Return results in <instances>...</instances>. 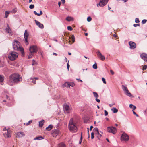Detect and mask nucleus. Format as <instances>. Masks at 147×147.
<instances>
[{
  "label": "nucleus",
  "instance_id": "nucleus-41",
  "mask_svg": "<svg viewBox=\"0 0 147 147\" xmlns=\"http://www.w3.org/2000/svg\"><path fill=\"white\" fill-rule=\"evenodd\" d=\"M92 20V18H91L90 17V16H89V17H88L87 18V20L88 21V22H90V21Z\"/></svg>",
  "mask_w": 147,
  "mask_h": 147
},
{
  "label": "nucleus",
  "instance_id": "nucleus-4",
  "mask_svg": "<svg viewBox=\"0 0 147 147\" xmlns=\"http://www.w3.org/2000/svg\"><path fill=\"white\" fill-rule=\"evenodd\" d=\"M18 54L14 51L11 52L9 54L8 57L9 59L11 61L15 60L18 57Z\"/></svg>",
  "mask_w": 147,
  "mask_h": 147
},
{
  "label": "nucleus",
  "instance_id": "nucleus-37",
  "mask_svg": "<svg viewBox=\"0 0 147 147\" xmlns=\"http://www.w3.org/2000/svg\"><path fill=\"white\" fill-rule=\"evenodd\" d=\"M32 120H30V121L28 122V123H24V124L25 125H28L29 124H30V123H31L32 122Z\"/></svg>",
  "mask_w": 147,
  "mask_h": 147
},
{
  "label": "nucleus",
  "instance_id": "nucleus-58",
  "mask_svg": "<svg viewBox=\"0 0 147 147\" xmlns=\"http://www.w3.org/2000/svg\"><path fill=\"white\" fill-rule=\"evenodd\" d=\"M133 113L134 114L136 115L137 116H138V115L137 114H136V113L134 112V111H133Z\"/></svg>",
  "mask_w": 147,
  "mask_h": 147
},
{
  "label": "nucleus",
  "instance_id": "nucleus-23",
  "mask_svg": "<svg viewBox=\"0 0 147 147\" xmlns=\"http://www.w3.org/2000/svg\"><path fill=\"white\" fill-rule=\"evenodd\" d=\"M44 120H42L39 122V126L40 127H42L43 125Z\"/></svg>",
  "mask_w": 147,
  "mask_h": 147
},
{
  "label": "nucleus",
  "instance_id": "nucleus-52",
  "mask_svg": "<svg viewBox=\"0 0 147 147\" xmlns=\"http://www.w3.org/2000/svg\"><path fill=\"white\" fill-rule=\"evenodd\" d=\"M88 129V138H89L90 137V134H89V128H87Z\"/></svg>",
  "mask_w": 147,
  "mask_h": 147
},
{
  "label": "nucleus",
  "instance_id": "nucleus-7",
  "mask_svg": "<svg viewBox=\"0 0 147 147\" xmlns=\"http://www.w3.org/2000/svg\"><path fill=\"white\" fill-rule=\"evenodd\" d=\"M109 0H101L99 3L97 4V6L98 7L99 6L101 7H102L106 5L108 1Z\"/></svg>",
  "mask_w": 147,
  "mask_h": 147
},
{
  "label": "nucleus",
  "instance_id": "nucleus-10",
  "mask_svg": "<svg viewBox=\"0 0 147 147\" xmlns=\"http://www.w3.org/2000/svg\"><path fill=\"white\" fill-rule=\"evenodd\" d=\"M29 36V34L26 30L25 31V32L24 34V38L25 40V42L26 43V45H27L28 44V38Z\"/></svg>",
  "mask_w": 147,
  "mask_h": 147
},
{
  "label": "nucleus",
  "instance_id": "nucleus-43",
  "mask_svg": "<svg viewBox=\"0 0 147 147\" xmlns=\"http://www.w3.org/2000/svg\"><path fill=\"white\" fill-rule=\"evenodd\" d=\"M94 134L93 132H92L91 133V138L92 139H93L94 138Z\"/></svg>",
  "mask_w": 147,
  "mask_h": 147
},
{
  "label": "nucleus",
  "instance_id": "nucleus-22",
  "mask_svg": "<svg viewBox=\"0 0 147 147\" xmlns=\"http://www.w3.org/2000/svg\"><path fill=\"white\" fill-rule=\"evenodd\" d=\"M52 132L55 134L56 136L57 135L59 134V131L58 129H54L52 130Z\"/></svg>",
  "mask_w": 147,
  "mask_h": 147
},
{
  "label": "nucleus",
  "instance_id": "nucleus-54",
  "mask_svg": "<svg viewBox=\"0 0 147 147\" xmlns=\"http://www.w3.org/2000/svg\"><path fill=\"white\" fill-rule=\"evenodd\" d=\"M95 100L98 102L99 103L100 102V100L98 99L97 98H96Z\"/></svg>",
  "mask_w": 147,
  "mask_h": 147
},
{
  "label": "nucleus",
  "instance_id": "nucleus-48",
  "mask_svg": "<svg viewBox=\"0 0 147 147\" xmlns=\"http://www.w3.org/2000/svg\"><path fill=\"white\" fill-rule=\"evenodd\" d=\"M98 135L97 136V138L98 139H100V138L102 136L99 133V134H97Z\"/></svg>",
  "mask_w": 147,
  "mask_h": 147
},
{
  "label": "nucleus",
  "instance_id": "nucleus-39",
  "mask_svg": "<svg viewBox=\"0 0 147 147\" xmlns=\"http://www.w3.org/2000/svg\"><path fill=\"white\" fill-rule=\"evenodd\" d=\"M34 5L32 4H31L30 5L29 7L31 9H32L34 8Z\"/></svg>",
  "mask_w": 147,
  "mask_h": 147
},
{
  "label": "nucleus",
  "instance_id": "nucleus-60",
  "mask_svg": "<svg viewBox=\"0 0 147 147\" xmlns=\"http://www.w3.org/2000/svg\"><path fill=\"white\" fill-rule=\"evenodd\" d=\"M61 2H59L58 3V4L59 6V7L60 6L61 4Z\"/></svg>",
  "mask_w": 147,
  "mask_h": 147
},
{
  "label": "nucleus",
  "instance_id": "nucleus-18",
  "mask_svg": "<svg viewBox=\"0 0 147 147\" xmlns=\"http://www.w3.org/2000/svg\"><path fill=\"white\" fill-rule=\"evenodd\" d=\"M5 30L7 32H8L11 35H12V34L11 31V30L9 26H8L6 28Z\"/></svg>",
  "mask_w": 147,
  "mask_h": 147
},
{
  "label": "nucleus",
  "instance_id": "nucleus-9",
  "mask_svg": "<svg viewBox=\"0 0 147 147\" xmlns=\"http://www.w3.org/2000/svg\"><path fill=\"white\" fill-rule=\"evenodd\" d=\"M29 50L31 53H36L37 51V47L36 46H31Z\"/></svg>",
  "mask_w": 147,
  "mask_h": 147
},
{
  "label": "nucleus",
  "instance_id": "nucleus-28",
  "mask_svg": "<svg viewBox=\"0 0 147 147\" xmlns=\"http://www.w3.org/2000/svg\"><path fill=\"white\" fill-rule=\"evenodd\" d=\"M122 88L123 89V90L125 92H126L127 90H128L127 87L124 85L122 86Z\"/></svg>",
  "mask_w": 147,
  "mask_h": 147
},
{
  "label": "nucleus",
  "instance_id": "nucleus-3",
  "mask_svg": "<svg viewBox=\"0 0 147 147\" xmlns=\"http://www.w3.org/2000/svg\"><path fill=\"white\" fill-rule=\"evenodd\" d=\"M69 130L71 132H76L77 131V128L74 120H70L68 125Z\"/></svg>",
  "mask_w": 147,
  "mask_h": 147
},
{
  "label": "nucleus",
  "instance_id": "nucleus-26",
  "mask_svg": "<svg viewBox=\"0 0 147 147\" xmlns=\"http://www.w3.org/2000/svg\"><path fill=\"white\" fill-rule=\"evenodd\" d=\"M129 107L130 108L132 109L133 110H135L136 108V107L135 106L133 105L132 104H130L129 105Z\"/></svg>",
  "mask_w": 147,
  "mask_h": 147
},
{
  "label": "nucleus",
  "instance_id": "nucleus-53",
  "mask_svg": "<svg viewBox=\"0 0 147 147\" xmlns=\"http://www.w3.org/2000/svg\"><path fill=\"white\" fill-rule=\"evenodd\" d=\"M69 66H70V65H69L68 63H67V69H68V70H69Z\"/></svg>",
  "mask_w": 147,
  "mask_h": 147
},
{
  "label": "nucleus",
  "instance_id": "nucleus-25",
  "mask_svg": "<svg viewBox=\"0 0 147 147\" xmlns=\"http://www.w3.org/2000/svg\"><path fill=\"white\" fill-rule=\"evenodd\" d=\"M43 139H44V138H43L41 136H39L36 137L35 138H34V140H40Z\"/></svg>",
  "mask_w": 147,
  "mask_h": 147
},
{
  "label": "nucleus",
  "instance_id": "nucleus-19",
  "mask_svg": "<svg viewBox=\"0 0 147 147\" xmlns=\"http://www.w3.org/2000/svg\"><path fill=\"white\" fill-rule=\"evenodd\" d=\"M53 126V125H50L46 128V130L47 131L51 130L52 129Z\"/></svg>",
  "mask_w": 147,
  "mask_h": 147
},
{
  "label": "nucleus",
  "instance_id": "nucleus-8",
  "mask_svg": "<svg viewBox=\"0 0 147 147\" xmlns=\"http://www.w3.org/2000/svg\"><path fill=\"white\" fill-rule=\"evenodd\" d=\"M121 140L127 141L129 139V137L125 133H123L121 136Z\"/></svg>",
  "mask_w": 147,
  "mask_h": 147
},
{
  "label": "nucleus",
  "instance_id": "nucleus-24",
  "mask_svg": "<svg viewBox=\"0 0 147 147\" xmlns=\"http://www.w3.org/2000/svg\"><path fill=\"white\" fill-rule=\"evenodd\" d=\"M111 110L114 113H116L118 111V110L115 107H113L111 109Z\"/></svg>",
  "mask_w": 147,
  "mask_h": 147
},
{
  "label": "nucleus",
  "instance_id": "nucleus-50",
  "mask_svg": "<svg viewBox=\"0 0 147 147\" xmlns=\"http://www.w3.org/2000/svg\"><path fill=\"white\" fill-rule=\"evenodd\" d=\"M147 68V66L146 65H144V66L143 67V70H144L146 69Z\"/></svg>",
  "mask_w": 147,
  "mask_h": 147
},
{
  "label": "nucleus",
  "instance_id": "nucleus-13",
  "mask_svg": "<svg viewBox=\"0 0 147 147\" xmlns=\"http://www.w3.org/2000/svg\"><path fill=\"white\" fill-rule=\"evenodd\" d=\"M64 85L67 88H69L70 86L74 87L75 86V84L73 82H66Z\"/></svg>",
  "mask_w": 147,
  "mask_h": 147
},
{
  "label": "nucleus",
  "instance_id": "nucleus-12",
  "mask_svg": "<svg viewBox=\"0 0 147 147\" xmlns=\"http://www.w3.org/2000/svg\"><path fill=\"white\" fill-rule=\"evenodd\" d=\"M96 53L97 56L98 57L100 60L102 61H104L105 60V57L102 55L99 51H98L96 52Z\"/></svg>",
  "mask_w": 147,
  "mask_h": 147
},
{
  "label": "nucleus",
  "instance_id": "nucleus-14",
  "mask_svg": "<svg viewBox=\"0 0 147 147\" xmlns=\"http://www.w3.org/2000/svg\"><path fill=\"white\" fill-rule=\"evenodd\" d=\"M129 44L130 46V48L131 49H134L136 47V45L135 42H129Z\"/></svg>",
  "mask_w": 147,
  "mask_h": 147
},
{
  "label": "nucleus",
  "instance_id": "nucleus-42",
  "mask_svg": "<svg viewBox=\"0 0 147 147\" xmlns=\"http://www.w3.org/2000/svg\"><path fill=\"white\" fill-rule=\"evenodd\" d=\"M135 22L136 23H138L140 22L139 19L138 18H136L135 20Z\"/></svg>",
  "mask_w": 147,
  "mask_h": 147
},
{
  "label": "nucleus",
  "instance_id": "nucleus-29",
  "mask_svg": "<svg viewBox=\"0 0 147 147\" xmlns=\"http://www.w3.org/2000/svg\"><path fill=\"white\" fill-rule=\"evenodd\" d=\"M65 144L63 143H61L58 145V147H65Z\"/></svg>",
  "mask_w": 147,
  "mask_h": 147
},
{
  "label": "nucleus",
  "instance_id": "nucleus-61",
  "mask_svg": "<svg viewBox=\"0 0 147 147\" xmlns=\"http://www.w3.org/2000/svg\"><path fill=\"white\" fill-rule=\"evenodd\" d=\"M5 13H7V14H9L10 13V11H6L5 12Z\"/></svg>",
  "mask_w": 147,
  "mask_h": 147
},
{
  "label": "nucleus",
  "instance_id": "nucleus-47",
  "mask_svg": "<svg viewBox=\"0 0 147 147\" xmlns=\"http://www.w3.org/2000/svg\"><path fill=\"white\" fill-rule=\"evenodd\" d=\"M38 78L37 77H35V78H31L30 79V80H38Z\"/></svg>",
  "mask_w": 147,
  "mask_h": 147
},
{
  "label": "nucleus",
  "instance_id": "nucleus-5",
  "mask_svg": "<svg viewBox=\"0 0 147 147\" xmlns=\"http://www.w3.org/2000/svg\"><path fill=\"white\" fill-rule=\"evenodd\" d=\"M107 131L109 133H113L115 134L117 132L116 129L115 128L113 127H109L107 128Z\"/></svg>",
  "mask_w": 147,
  "mask_h": 147
},
{
  "label": "nucleus",
  "instance_id": "nucleus-15",
  "mask_svg": "<svg viewBox=\"0 0 147 147\" xmlns=\"http://www.w3.org/2000/svg\"><path fill=\"white\" fill-rule=\"evenodd\" d=\"M140 57L145 61L147 62V55L146 54L143 53L141 54Z\"/></svg>",
  "mask_w": 147,
  "mask_h": 147
},
{
  "label": "nucleus",
  "instance_id": "nucleus-1",
  "mask_svg": "<svg viewBox=\"0 0 147 147\" xmlns=\"http://www.w3.org/2000/svg\"><path fill=\"white\" fill-rule=\"evenodd\" d=\"M22 80V78L20 75L18 74H13L9 76L7 83L8 84L12 86L15 83H19Z\"/></svg>",
  "mask_w": 147,
  "mask_h": 147
},
{
  "label": "nucleus",
  "instance_id": "nucleus-56",
  "mask_svg": "<svg viewBox=\"0 0 147 147\" xmlns=\"http://www.w3.org/2000/svg\"><path fill=\"white\" fill-rule=\"evenodd\" d=\"M31 82L34 84H36V81L35 80H32V81H31Z\"/></svg>",
  "mask_w": 147,
  "mask_h": 147
},
{
  "label": "nucleus",
  "instance_id": "nucleus-20",
  "mask_svg": "<svg viewBox=\"0 0 147 147\" xmlns=\"http://www.w3.org/2000/svg\"><path fill=\"white\" fill-rule=\"evenodd\" d=\"M125 94L126 95L129 97H133L132 94L129 92L128 90H127L126 92H125Z\"/></svg>",
  "mask_w": 147,
  "mask_h": 147
},
{
  "label": "nucleus",
  "instance_id": "nucleus-21",
  "mask_svg": "<svg viewBox=\"0 0 147 147\" xmlns=\"http://www.w3.org/2000/svg\"><path fill=\"white\" fill-rule=\"evenodd\" d=\"M125 94L126 95L129 97H133L132 94L129 92L128 90H127L126 92H125Z\"/></svg>",
  "mask_w": 147,
  "mask_h": 147
},
{
  "label": "nucleus",
  "instance_id": "nucleus-17",
  "mask_svg": "<svg viewBox=\"0 0 147 147\" xmlns=\"http://www.w3.org/2000/svg\"><path fill=\"white\" fill-rule=\"evenodd\" d=\"M35 23L36 25H37L40 28H44V26L42 24L40 23L39 21L35 20Z\"/></svg>",
  "mask_w": 147,
  "mask_h": 147
},
{
  "label": "nucleus",
  "instance_id": "nucleus-30",
  "mask_svg": "<svg viewBox=\"0 0 147 147\" xmlns=\"http://www.w3.org/2000/svg\"><path fill=\"white\" fill-rule=\"evenodd\" d=\"M66 20L67 21H70L73 20L72 18L70 17H68L66 18Z\"/></svg>",
  "mask_w": 147,
  "mask_h": 147
},
{
  "label": "nucleus",
  "instance_id": "nucleus-11",
  "mask_svg": "<svg viewBox=\"0 0 147 147\" xmlns=\"http://www.w3.org/2000/svg\"><path fill=\"white\" fill-rule=\"evenodd\" d=\"M64 111L65 113H69L70 111L69 107L67 105H64L63 106Z\"/></svg>",
  "mask_w": 147,
  "mask_h": 147
},
{
  "label": "nucleus",
  "instance_id": "nucleus-57",
  "mask_svg": "<svg viewBox=\"0 0 147 147\" xmlns=\"http://www.w3.org/2000/svg\"><path fill=\"white\" fill-rule=\"evenodd\" d=\"M110 71L111 73L112 74V75H113L114 74V72L112 70H111Z\"/></svg>",
  "mask_w": 147,
  "mask_h": 147
},
{
  "label": "nucleus",
  "instance_id": "nucleus-63",
  "mask_svg": "<svg viewBox=\"0 0 147 147\" xmlns=\"http://www.w3.org/2000/svg\"><path fill=\"white\" fill-rule=\"evenodd\" d=\"M5 18H7L8 16V14H7V13H5Z\"/></svg>",
  "mask_w": 147,
  "mask_h": 147
},
{
  "label": "nucleus",
  "instance_id": "nucleus-62",
  "mask_svg": "<svg viewBox=\"0 0 147 147\" xmlns=\"http://www.w3.org/2000/svg\"><path fill=\"white\" fill-rule=\"evenodd\" d=\"M62 2L64 4L65 3V0H61Z\"/></svg>",
  "mask_w": 147,
  "mask_h": 147
},
{
  "label": "nucleus",
  "instance_id": "nucleus-34",
  "mask_svg": "<svg viewBox=\"0 0 147 147\" xmlns=\"http://www.w3.org/2000/svg\"><path fill=\"white\" fill-rule=\"evenodd\" d=\"M4 80V77L0 75V82H1Z\"/></svg>",
  "mask_w": 147,
  "mask_h": 147
},
{
  "label": "nucleus",
  "instance_id": "nucleus-38",
  "mask_svg": "<svg viewBox=\"0 0 147 147\" xmlns=\"http://www.w3.org/2000/svg\"><path fill=\"white\" fill-rule=\"evenodd\" d=\"M67 28L68 30L72 31L73 30L72 28L70 26H68Z\"/></svg>",
  "mask_w": 147,
  "mask_h": 147
},
{
  "label": "nucleus",
  "instance_id": "nucleus-27",
  "mask_svg": "<svg viewBox=\"0 0 147 147\" xmlns=\"http://www.w3.org/2000/svg\"><path fill=\"white\" fill-rule=\"evenodd\" d=\"M40 13H38L36 11H34V13L35 15H37L38 16H40L42 14V12L41 10L40 11Z\"/></svg>",
  "mask_w": 147,
  "mask_h": 147
},
{
  "label": "nucleus",
  "instance_id": "nucleus-45",
  "mask_svg": "<svg viewBox=\"0 0 147 147\" xmlns=\"http://www.w3.org/2000/svg\"><path fill=\"white\" fill-rule=\"evenodd\" d=\"M146 21H147V20L144 19L142 20V22L143 24H144L146 23Z\"/></svg>",
  "mask_w": 147,
  "mask_h": 147
},
{
  "label": "nucleus",
  "instance_id": "nucleus-31",
  "mask_svg": "<svg viewBox=\"0 0 147 147\" xmlns=\"http://www.w3.org/2000/svg\"><path fill=\"white\" fill-rule=\"evenodd\" d=\"M93 94L94 96L96 97V98H98V95L97 93L95 92H93Z\"/></svg>",
  "mask_w": 147,
  "mask_h": 147
},
{
  "label": "nucleus",
  "instance_id": "nucleus-51",
  "mask_svg": "<svg viewBox=\"0 0 147 147\" xmlns=\"http://www.w3.org/2000/svg\"><path fill=\"white\" fill-rule=\"evenodd\" d=\"M133 26L135 27H137V26H139L140 24H134Z\"/></svg>",
  "mask_w": 147,
  "mask_h": 147
},
{
  "label": "nucleus",
  "instance_id": "nucleus-55",
  "mask_svg": "<svg viewBox=\"0 0 147 147\" xmlns=\"http://www.w3.org/2000/svg\"><path fill=\"white\" fill-rule=\"evenodd\" d=\"M35 63H36V62H35V61L34 60H32V65H34Z\"/></svg>",
  "mask_w": 147,
  "mask_h": 147
},
{
  "label": "nucleus",
  "instance_id": "nucleus-32",
  "mask_svg": "<svg viewBox=\"0 0 147 147\" xmlns=\"http://www.w3.org/2000/svg\"><path fill=\"white\" fill-rule=\"evenodd\" d=\"M93 130L94 131H96L97 132V134H99V133L98 131V129L97 128H95Z\"/></svg>",
  "mask_w": 147,
  "mask_h": 147
},
{
  "label": "nucleus",
  "instance_id": "nucleus-46",
  "mask_svg": "<svg viewBox=\"0 0 147 147\" xmlns=\"http://www.w3.org/2000/svg\"><path fill=\"white\" fill-rule=\"evenodd\" d=\"M16 9L15 8L11 11V12L13 13H15L16 12Z\"/></svg>",
  "mask_w": 147,
  "mask_h": 147
},
{
  "label": "nucleus",
  "instance_id": "nucleus-16",
  "mask_svg": "<svg viewBox=\"0 0 147 147\" xmlns=\"http://www.w3.org/2000/svg\"><path fill=\"white\" fill-rule=\"evenodd\" d=\"M16 137L18 138H21L25 136V134L22 132H19L16 133Z\"/></svg>",
  "mask_w": 147,
  "mask_h": 147
},
{
  "label": "nucleus",
  "instance_id": "nucleus-59",
  "mask_svg": "<svg viewBox=\"0 0 147 147\" xmlns=\"http://www.w3.org/2000/svg\"><path fill=\"white\" fill-rule=\"evenodd\" d=\"M93 128V127L92 125L91 126L90 128V130L91 131Z\"/></svg>",
  "mask_w": 147,
  "mask_h": 147
},
{
  "label": "nucleus",
  "instance_id": "nucleus-35",
  "mask_svg": "<svg viewBox=\"0 0 147 147\" xmlns=\"http://www.w3.org/2000/svg\"><path fill=\"white\" fill-rule=\"evenodd\" d=\"M33 53H31V52H30L29 54L28 57V59L30 58L31 57H32V56L33 55Z\"/></svg>",
  "mask_w": 147,
  "mask_h": 147
},
{
  "label": "nucleus",
  "instance_id": "nucleus-40",
  "mask_svg": "<svg viewBox=\"0 0 147 147\" xmlns=\"http://www.w3.org/2000/svg\"><path fill=\"white\" fill-rule=\"evenodd\" d=\"M82 132L81 133V137L80 139V140L79 142V144H80L82 142Z\"/></svg>",
  "mask_w": 147,
  "mask_h": 147
},
{
  "label": "nucleus",
  "instance_id": "nucleus-33",
  "mask_svg": "<svg viewBox=\"0 0 147 147\" xmlns=\"http://www.w3.org/2000/svg\"><path fill=\"white\" fill-rule=\"evenodd\" d=\"M93 68L95 69H96L97 68V64L95 63L93 65Z\"/></svg>",
  "mask_w": 147,
  "mask_h": 147
},
{
  "label": "nucleus",
  "instance_id": "nucleus-36",
  "mask_svg": "<svg viewBox=\"0 0 147 147\" xmlns=\"http://www.w3.org/2000/svg\"><path fill=\"white\" fill-rule=\"evenodd\" d=\"M71 40L73 42H74L75 41V38L74 36L73 35H72L71 36Z\"/></svg>",
  "mask_w": 147,
  "mask_h": 147
},
{
  "label": "nucleus",
  "instance_id": "nucleus-44",
  "mask_svg": "<svg viewBox=\"0 0 147 147\" xmlns=\"http://www.w3.org/2000/svg\"><path fill=\"white\" fill-rule=\"evenodd\" d=\"M102 80L104 83L105 84H106V83L105 80L104 78H102Z\"/></svg>",
  "mask_w": 147,
  "mask_h": 147
},
{
  "label": "nucleus",
  "instance_id": "nucleus-49",
  "mask_svg": "<svg viewBox=\"0 0 147 147\" xmlns=\"http://www.w3.org/2000/svg\"><path fill=\"white\" fill-rule=\"evenodd\" d=\"M105 112V116H106L108 115V112L106 110H105L104 111Z\"/></svg>",
  "mask_w": 147,
  "mask_h": 147
},
{
  "label": "nucleus",
  "instance_id": "nucleus-2",
  "mask_svg": "<svg viewBox=\"0 0 147 147\" xmlns=\"http://www.w3.org/2000/svg\"><path fill=\"white\" fill-rule=\"evenodd\" d=\"M13 46L14 50L20 51L22 54L24 53V49L20 46V42L16 40H14L13 43Z\"/></svg>",
  "mask_w": 147,
  "mask_h": 147
},
{
  "label": "nucleus",
  "instance_id": "nucleus-64",
  "mask_svg": "<svg viewBox=\"0 0 147 147\" xmlns=\"http://www.w3.org/2000/svg\"><path fill=\"white\" fill-rule=\"evenodd\" d=\"M113 36L115 38H116L117 37V36L115 34H114L113 35Z\"/></svg>",
  "mask_w": 147,
  "mask_h": 147
},
{
  "label": "nucleus",
  "instance_id": "nucleus-6",
  "mask_svg": "<svg viewBox=\"0 0 147 147\" xmlns=\"http://www.w3.org/2000/svg\"><path fill=\"white\" fill-rule=\"evenodd\" d=\"M7 130V133L3 134L4 137L6 138H8L11 137V132L10 130L9 129H6V127H5L3 129V131H6Z\"/></svg>",
  "mask_w": 147,
  "mask_h": 147
}]
</instances>
